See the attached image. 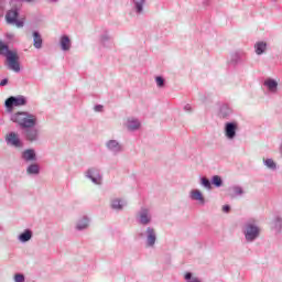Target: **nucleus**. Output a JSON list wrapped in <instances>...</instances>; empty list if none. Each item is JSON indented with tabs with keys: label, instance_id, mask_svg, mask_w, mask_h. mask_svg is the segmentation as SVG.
<instances>
[{
	"label": "nucleus",
	"instance_id": "nucleus-1",
	"mask_svg": "<svg viewBox=\"0 0 282 282\" xmlns=\"http://www.w3.org/2000/svg\"><path fill=\"white\" fill-rule=\"evenodd\" d=\"M242 235L247 243H254L261 237V226L257 218H249L242 227Z\"/></svg>",
	"mask_w": 282,
	"mask_h": 282
},
{
	"label": "nucleus",
	"instance_id": "nucleus-2",
	"mask_svg": "<svg viewBox=\"0 0 282 282\" xmlns=\"http://www.w3.org/2000/svg\"><path fill=\"white\" fill-rule=\"evenodd\" d=\"M10 120L15 124H19L20 129H30V127H36L39 119L35 115L28 111H18L11 115Z\"/></svg>",
	"mask_w": 282,
	"mask_h": 282
},
{
	"label": "nucleus",
	"instance_id": "nucleus-3",
	"mask_svg": "<svg viewBox=\"0 0 282 282\" xmlns=\"http://www.w3.org/2000/svg\"><path fill=\"white\" fill-rule=\"evenodd\" d=\"M135 219L140 226H149L153 221V213L151 207L142 206L135 215Z\"/></svg>",
	"mask_w": 282,
	"mask_h": 282
},
{
	"label": "nucleus",
	"instance_id": "nucleus-4",
	"mask_svg": "<svg viewBox=\"0 0 282 282\" xmlns=\"http://www.w3.org/2000/svg\"><path fill=\"white\" fill-rule=\"evenodd\" d=\"M28 105V98L25 96H11L4 101L7 110L11 113L14 107H25Z\"/></svg>",
	"mask_w": 282,
	"mask_h": 282
},
{
	"label": "nucleus",
	"instance_id": "nucleus-5",
	"mask_svg": "<svg viewBox=\"0 0 282 282\" xmlns=\"http://www.w3.org/2000/svg\"><path fill=\"white\" fill-rule=\"evenodd\" d=\"M139 237L145 239V246L148 248H154L158 241V231L153 227H147L145 231L139 234Z\"/></svg>",
	"mask_w": 282,
	"mask_h": 282
},
{
	"label": "nucleus",
	"instance_id": "nucleus-6",
	"mask_svg": "<svg viewBox=\"0 0 282 282\" xmlns=\"http://www.w3.org/2000/svg\"><path fill=\"white\" fill-rule=\"evenodd\" d=\"M19 10L21 7H13L6 14V21L9 25H17V28H23V20H19Z\"/></svg>",
	"mask_w": 282,
	"mask_h": 282
},
{
	"label": "nucleus",
	"instance_id": "nucleus-7",
	"mask_svg": "<svg viewBox=\"0 0 282 282\" xmlns=\"http://www.w3.org/2000/svg\"><path fill=\"white\" fill-rule=\"evenodd\" d=\"M4 58L8 69H11V72H15L17 74L21 72V63H19V53L17 51L9 53Z\"/></svg>",
	"mask_w": 282,
	"mask_h": 282
},
{
	"label": "nucleus",
	"instance_id": "nucleus-8",
	"mask_svg": "<svg viewBox=\"0 0 282 282\" xmlns=\"http://www.w3.org/2000/svg\"><path fill=\"white\" fill-rule=\"evenodd\" d=\"M86 180H90L95 186H101L102 184V171L98 167H89L85 173H84Z\"/></svg>",
	"mask_w": 282,
	"mask_h": 282
},
{
	"label": "nucleus",
	"instance_id": "nucleus-9",
	"mask_svg": "<svg viewBox=\"0 0 282 282\" xmlns=\"http://www.w3.org/2000/svg\"><path fill=\"white\" fill-rule=\"evenodd\" d=\"M239 131V122L228 121L225 123L224 132L227 140H235Z\"/></svg>",
	"mask_w": 282,
	"mask_h": 282
},
{
	"label": "nucleus",
	"instance_id": "nucleus-10",
	"mask_svg": "<svg viewBox=\"0 0 282 282\" xmlns=\"http://www.w3.org/2000/svg\"><path fill=\"white\" fill-rule=\"evenodd\" d=\"M23 137L26 140V142H39L41 138V132L39 131V129H36V126L24 128Z\"/></svg>",
	"mask_w": 282,
	"mask_h": 282
},
{
	"label": "nucleus",
	"instance_id": "nucleus-11",
	"mask_svg": "<svg viewBox=\"0 0 282 282\" xmlns=\"http://www.w3.org/2000/svg\"><path fill=\"white\" fill-rule=\"evenodd\" d=\"M6 142L8 147H13L14 149H23V141L21 140V137H19V133L17 132H10L6 135Z\"/></svg>",
	"mask_w": 282,
	"mask_h": 282
},
{
	"label": "nucleus",
	"instance_id": "nucleus-12",
	"mask_svg": "<svg viewBox=\"0 0 282 282\" xmlns=\"http://www.w3.org/2000/svg\"><path fill=\"white\" fill-rule=\"evenodd\" d=\"M262 87H264L268 94L279 93V82L272 77H267L262 83Z\"/></svg>",
	"mask_w": 282,
	"mask_h": 282
},
{
	"label": "nucleus",
	"instance_id": "nucleus-13",
	"mask_svg": "<svg viewBox=\"0 0 282 282\" xmlns=\"http://www.w3.org/2000/svg\"><path fill=\"white\" fill-rule=\"evenodd\" d=\"M106 149L108 151H110V153H112L113 155H118L120 153H122L123 151V148H122V143H120V141L118 140H108L106 142Z\"/></svg>",
	"mask_w": 282,
	"mask_h": 282
},
{
	"label": "nucleus",
	"instance_id": "nucleus-14",
	"mask_svg": "<svg viewBox=\"0 0 282 282\" xmlns=\"http://www.w3.org/2000/svg\"><path fill=\"white\" fill-rule=\"evenodd\" d=\"M123 127L127 128L128 131H138L142 127V122L135 117H128Z\"/></svg>",
	"mask_w": 282,
	"mask_h": 282
},
{
	"label": "nucleus",
	"instance_id": "nucleus-15",
	"mask_svg": "<svg viewBox=\"0 0 282 282\" xmlns=\"http://www.w3.org/2000/svg\"><path fill=\"white\" fill-rule=\"evenodd\" d=\"M189 199H192V202H197L199 206H205L206 204V198L204 197V194L197 188L189 192Z\"/></svg>",
	"mask_w": 282,
	"mask_h": 282
},
{
	"label": "nucleus",
	"instance_id": "nucleus-16",
	"mask_svg": "<svg viewBox=\"0 0 282 282\" xmlns=\"http://www.w3.org/2000/svg\"><path fill=\"white\" fill-rule=\"evenodd\" d=\"M144 6H147V0H132V10L137 17L144 14Z\"/></svg>",
	"mask_w": 282,
	"mask_h": 282
},
{
	"label": "nucleus",
	"instance_id": "nucleus-17",
	"mask_svg": "<svg viewBox=\"0 0 282 282\" xmlns=\"http://www.w3.org/2000/svg\"><path fill=\"white\" fill-rule=\"evenodd\" d=\"M126 206L127 202L124 200V198H112L110 200V208H112V210H117L118 213H120V210H123Z\"/></svg>",
	"mask_w": 282,
	"mask_h": 282
},
{
	"label": "nucleus",
	"instance_id": "nucleus-18",
	"mask_svg": "<svg viewBox=\"0 0 282 282\" xmlns=\"http://www.w3.org/2000/svg\"><path fill=\"white\" fill-rule=\"evenodd\" d=\"M90 221L91 219H89V216H82L76 221V225H75L76 230H79V231L87 230V228H89Z\"/></svg>",
	"mask_w": 282,
	"mask_h": 282
},
{
	"label": "nucleus",
	"instance_id": "nucleus-19",
	"mask_svg": "<svg viewBox=\"0 0 282 282\" xmlns=\"http://www.w3.org/2000/svg\"><path fill=\"white\" fill-rule=\"evenodd\" d=\"M34 237V231L32 229H24L22 232L18 235V241L20 243H28Z\"/></svg>",
	"mask_w": 282,
	"mask_h": 282
},
{
	"label": "nucleus",
	"instance_id": "nucleus-20",
	"mask_svg": "<svg viewBox=\"0 0 282 282\" xmlns=\"http://www.w3.org/2000/svg\"><path fill=\"white\" fill-rule=\"evenodd\" d=\"M22 160L24 162H36V151L34 149H26L22 152Z\"/></svg>",
	"mask_w": 282,
	"mask_h": 282
},
{
	"label": "nucleus",
	"instance_id": "nucleus-21",
	"mask_svg": "<svg viewBox=\"0 0 282 282\" xmlns=\"http://www.w3.org/2000/svg\"><path fill=\"white\" fill-rule=\"evenodd\" d=\"M100 44L102 47H113V40L111 39V35H109V32L105 31L100 35Z\"/></svg>",
	"mask_w": 282,
	"mask_h": 282
},
{
	"label": "nucleus",
	"instance_id": "nucleus-22",
	"mask_svg": "<svg viewBox=\"0 0 282 282\" xmlns=\"http://www.w3.org/2000/svg\"><path fill=\"white\" fill-rule=\"evenodd\" d=\"M59 45L63 52H69V50H72V40L69 39V36L63 35L59 39Z\"/></svg>",
	"mask_w": 282,
	"mask_h": 282
},
{
	"label": "nucleus",
	"instance_id": "nucleus-23",
	"mask_svg": "<svg viewBox=\"0 0 282 282\" xmlns=\"http://www.w3.org/2000/svg\"><path fill=\"white\" fill-rule=\"evenodd\" d=\"M33 47H35V50H41V47H43V37L37 31L33 32Z\"/></svg>",
	"mask_w": 282,
	"mask_h": 282
},
{
	"label": "nucleus",
	"instance_id": "nucleus-24",
	"mask_svg": "<svg viewBox=\"0 0 282 282\" xmlns=\"http://www.w3.org/2000/svg\"><path fill=\"white\" fill-rule=\"evenodd\" d=\"M218 116L220 118H230L232 116V108L228 105H223L219 109Z\"/></svg>",
	"mask_w": 282,
	"mask_h": 282
},
{
	"label": "nucleus",
	"instance_id": "nucleus-25",
	"mask_svg": "<svg viewBox=\"0 0 282 282\" xmlns=\"http://www.w3.org/2000/svg\"><path fill=\"white\" fill-rule=\"evenodd\" d=\"M243 61L241 53H234L230 56V59L228 61V65H231L235 67L236 65H239Z\"/></svg>",
	"mask_w": 282,
	"mask_h": 282
},
{
	"label": "nucleus",
	"instance_id": "nucleus-26",
	"mask_svg": "<svg viewBox=\"0 0 282 282\" xmlns=\"http://www.w3.org/2000/svg\"><path fill=\"white\" fill-rule=\"evenodd\" d=\"M271 228L272 230H274L275 232H282V217L281 216H276L272 223H271Z\"/></svg>",
	"mask_w": 282,
	"mask_h": 282
},
{
	"label": "nucleus",
	"instance_id": "nucleus-27",
	"mask_svg": "<svg viewBox=\"0 0 282 282\" xmlns=\"http://www.w3.org/2000/svg\"><path fill=\"white\" fill-rule=\"evenodd\" d=\"M231 197H241L243 195V187L234 185L229 188Z\"/></svg>",
	"mask_w": 282,
	"mask_h": 282
},
{
	"label": "nucleus",
	"instance_id": "nucleus-28",
	"mask_svg": "<svg viewBox=\"0 0 282 282\" xmlns=\"http://www.w3.org/2000/svg\"><path fill=\"white\" fill-rule=\"evenodd\" d=\"M26 173L28 175H39V173H41V166H39L36 163H33L28 166Z\"/></svg>",
	"mask_w": 282,
	"mask_h": 282
},
{
	"label": "nucleus",
	"instance_id": "nucleus-29",
	"mask_svg": "<svg viewBox=\"0 0 282 282\" xmlns=\"http://www.w3.org/2000/svg\"><path fill=\"white\" fill-rule=\"evenodd\" d=\"M263 165L269 169V171H276V162L273 159H262Z\"/></svg>",
	"mask_w": 282,
	"mask_h": 282
},
{
	"label": "nucleus",
	"instance_id": "nucleus-30",
	"mask_svg": "<svg viewBox=\"0 0 282 282\" xmlns=\"http://www.w3.org/2000/svg\"><path fill=\"white\" fill-rule=\"evenodd\" d=\"M254 47H256V54H258V56H261V54L265 52L268 44L265 42H258L256 43Z\"/></svg>",
	"mask_w": 282,
	"mask_h": 282
},
{
	"label": "nucleus",
	"instance_id": "nucleus-31",
	"mask_svg": "<svg viewBox=\"0 0 282 282\" xmlns=\"http://www.w3.org/2000/svg\"><path fill=\"white\" fill-rule=\"evenodd\" d=\"M13 51L10 50L8 44L3 43V41H0V56H8Z\"/></svg>",
	"mask_w": 282,
	"mask_h": 282
},
{
	"label": "nucleus",
	"instance_id": "nucleus-32",
	"mask_svg": "<svg viewBox=\"0 0 282 282\" xmlns=\"http://www.w3.org/2000/svg\"><path fill=\"white\" fill-rule=\"evenodd\" d=\"M199 184H200V186H203V188H206V191L213 189V184H212L210 180H208V177H206V176L200 177Z\"/></svg>",
	"mask_w": 282,
	"mask_h": 282
},
{
	"label": "nucleus",
	"instance_id": "nucleus-33",
	"mask_svg": "<svg viewBox=\"0 0 282 282\" xmlns=\"http://www.w3.org/2000/svg\"><path fill=\"white\" fill-rule=\"evenodd\" d=\"M212 184H213L214 186H216V188H220V186L224 185V181L221 180V176H219V175H214V176L212 177Z\"/></svg>",
	"mask_w": 282,
	"mask_h": 282
},
{
	"label": "nucleus",
	"instance_id": "nucleus-34",
	"mask_svg": "<svg viewBox=\"0 0 282 282\" xmlns=\"http://www.w3.org/2000/svg\"><path fill=\"white\" fill-rule=\"evenodd\" d=\"M184 279L186 282H202L199 278L194 276L191 272L185 273Z\"/></svg>",
	"mask_w": 282,
	"mask_h": 282
},
{
	"label": "nucleus",
	"instance_id": "nucleus-35",
	"mask_svg": "<svg viewBox=\"0 0 282 282\" xmlns=\"http://www.w3.org/2000/svg\"><path fill=\"white\" fill-rule=\"evenodd\" d=\"M14 282H25V275L23 273H15L13 276Z\"/></svg>",
	"mask_w": 282,
	"mask_h": 282
},
{
	"label": "nucleus",
	"instance_id": "nucleus-36",
	"mask_svg": "<svg viewBox=\"0 0 282 282\" xmlns=\"http://www.w3.org/2000/svg\"><path fill=\"white\" fill-rule=\"evenodd\" d=\"M155 83H156L158 87H164V78L163 77L158 76L155 78Z\"/></svg>",
	"mask_w": 282,
	"mask_h": 282
},
{
	"label": "nucleus",
	"instance_id": "nucleus-37",
	"mask_svg": "<svg viewBox=\"0 0 282 282\" xmlns=\"http://www.w3.org/2000/svg\"><path fill=\"white\" fill-rule=\"evenodd\" d=\"M6 14V2L0 1V17H3Z\"/></svg>",
	"mask_w": 282,
	"mask_h": 282
},
{
	"label": "nucleus",
	"instance_id": "nucleus-38",
	"mask_svg": "<svg viewBox=\"0 0 282 282\" xmlns=\"http://www.w3.org/2000/svg\"><path fill=\"white\" fill-rule=\"evenodd\" d=\"M184 111H187L188 113H191V111H193V106H191V104L185 105Z\"/></svg>",
	"mask_w": 282,
	"mask_h": 282
},
{
	"label": "nucleus",
	"instance_id": "nucleus-39",
	"mask_svg": "<svg viewBox=\"0 0 282 282\" xmlns=\"http://www.w3.org/2000/svg\"><path fill=\"white\" fill-rule=\"evenodd\" d=\"M223 213H230V206L229 205L223 206Z\"/></svg>",
	"mask_w": 282,
	"mask_h": 282
},
{
	"label": "nucleus",
	"instance_id": "nucleus-40",
	"mask_svg": "<svg viewBox=\"0 0 282 282\" xmlns=\"http://www.w3.org/2000/svg\"><path fill=\"white\" fill-rule=\"evenodd\" d=\"M6 85H8V79L4 78L0 82V87H6Z\"/></svg>",
	"mask_w": 282,
	"mask_h": 282
},
{
	"label": "nucleus",
	"instance_id": "nucleus-41",
	"mask_svg": "<svg viewBox=\"0 0 282 282\" xmlns=\"http://www.w3.org/2000/svg\"><path fill=\"white\" fill-rule=\"evenodd\" d=\"M95 111H97V112L102 111V105L95 106Z\"/></svg>",
	"mask_w": 282,
	"mask_h": 282
},
{
	"label": "nucleus",
	"instance_id": "nucleus-42",
	"mask_svg": "<svg viewBox=\"0 0 282 282\" xmlns=\"http://www.w3.org/2000/svg\"><path fill=\"white\" fill-rule=\"evenodd\" d=\"M51 3H58L61 0H48Z\"/></svg>",
	"mask_w": 282,
	"mask_h": 282
},
{
	"label": "nucleus",
	"instance_id": "nucleus-43",
	"mask_svg": "<svg viewBox=\"0 0 282 282\" xmlns=\"http://www.w3.org/2000/svg\"><path fill=\"white\" fill-rule=\"evenodd\" d=\"M13 34H7V39H13Z\"/></svg>",
	"mask_w": 282,
	"mask_h": 282
}]
</instances>
